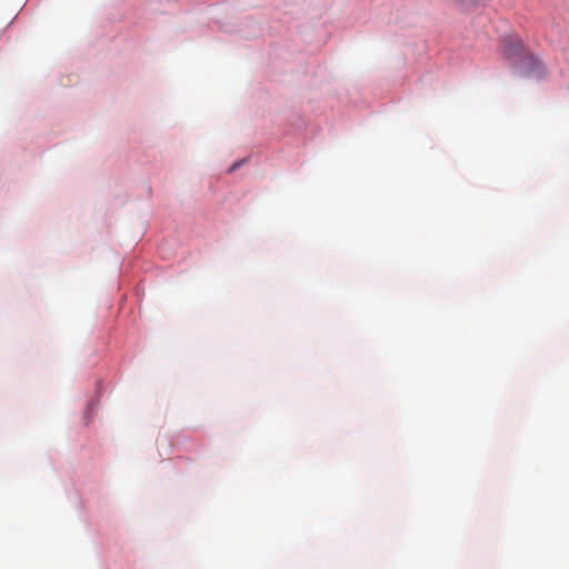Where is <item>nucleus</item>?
I'll list each match as a JSON object with an SVG mask.
<instances>
[{
    "label": "nucleus",
    "mask_w": 569,
    "mask_h": 569,
    "mask_svg": "<svg viewBox=\"0 0 569 569\" xmlns=\"http://www.w3.org/2000/svg\"><path fill=\"white\" fill-rule=\"evenodd\" d=\"M503 52L507 57L512 58L519 54L522 50L520 40L517 38H507L502 40Z\"/></svg>",
    "instance_id": "f257e3e1"
},
{
    "label": "nucleus",
    "mask_w": 569,
    "mask_h": 569,
    "mask_svg": "<svg viewBox=\"0 0 569 569\" xmlns=\"http://www.w3.org/2000/svg\"><path fill=\"white\" fill-rule=\"evenodd\" d=\"M240 163H233L232 167L230 168L231 171H233L234 169H237L239 167Z\"/></svg>",
    "instance_id": "f03ea898"
}]
</instances>
